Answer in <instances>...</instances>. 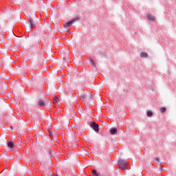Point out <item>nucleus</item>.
Instances as JSON below:
<instances>
[{
	"instance_id": "2",
	"label": "nucleus",
	"mask_w": 176,
	"mask_h": 176,
	"mask_svg": "<svg viewBox=\"0 0 176 176\" xmlns=\"http://www.w3.org/2000/svg\"><path fill=\"white\" fill-rule=\"evenodd\" d=\"M28 20V24L26 26V30L27 31H31V30L34 28V24H35V22L34 21V19L32 17H29Z\"/></svg>"
},
{
	"instance_id": "8",
	"label": "nucleus",
	"mask_w": 176,
	"mask_h": 176,
	"mask_svg": "<svg viewBox=\"0 0 176 176\" xmlns=\"http://www.w3.org/2000/svg\"><path fill=\"white\" fill-rule=\"evenodd\" d=\"M147 19L149 20V21H152L153 23H154V21H155L156 20V18H155V16L152 15V14H148Z\"/></svg>"
},
{
	"instance_id": "10",
	"label": "nucleus",
	"mask_w": 176,
	"mask_h": 176,
	"mask_svg": "<svg viewBox=\"0 0 176 176\" xmlns=\"http://www.w3.org/2000/svg\"><path fill=\"white\" fill-rule=\"evenodd\" d=\"M117 131H118V129H116V128H113V129H111L110 130V133H111V134H112V135L116 134Z\"/></svg>"
},
{
	"instance_id": "5",
	"label": "nucleus",
	"mask_w": 176,
	"mask_h": 176,
	"mask_svg": "<svg viewBox=\"0 0 176 176\" xmlns=\"http://www.w3.org/2000/svg\"><path fill=\"white\" fill-rule=\"evenodd\" d=\"M91 97L92 96L90 94H83L80 96V100L82 101H87V100H90Z\"/></svg>"
},
{
	"instance_id": "14",
	"label": "nucleus",
	"mask_w": 176,
	"mask_h": 176,
	"mask_svg": "<svg viewBox=\"0 0 176 176\" xmlns=\"http://www.w3.org/2000/svg\"><path fill=\"white\" fill-rule=\"evenodd\" d=\"M121 168L123 170V171H127V165L125 166H122Z\"/></svg>"
},
{
	"instance_id": "12",
	"label": "nucleus",
	"mask_w": 176,
	"mask_h": 176,
	"mask_svg": "<svg viewBox=\"0 0 176 176\" xmlns=\"http://www.w3.org/2000/svg\"><path fill=\"white\" fill-rule=\"evenodd\" d=\"M58 100V98H57V96H54V98L53 99V103L56 104Z\"/></svg>"
},
{
	"instance_id": "16",
	"label": "nucleus",
	"mask_w": 176,
	"mask_h": 176,
	"mask_svg": "<svg viewBox=\"0 0 176 176\" xmlns=\"http://www.w3.org/2000/svg\"><path fill=\"white\" fill-rule=\"evenodd\" d=\"M91 65H93L94 67H96V63L94 62V60H91Z\"/></svg>"
},
{
	"instance_id": "18",
	"label": "nucleus",
	"mask_w": 176,
	"mask_h": 176,
	"mask_svg": "<svg viewBox=\"0 0 176 176\" xmlns=\"http://www.w3.org/2000/svg\"><path fill=\"white\" fill-rule=\"evenodd\" d=\"M53 133H52V132H50V137H52Z\"/></svg>"
},
{
	"instance_id": "1",
	"label": "nucleus",
	"mask_w": 176,
	"mask_h": 176,
	"mask_svg": "<svg viewBox=\"0 0 176 176\" xmlns=\"http://www.w3.org/2000/svg\"><path fill=\"white\" fill-rule=\"evenodd\" d=\"M1 142L2 145H7L8 148H10L11 149L14 148V142H9L6 138H3L1 139Z\"/></svg>"
},
{
	"instance_id": "11",
	"label": "nucleus",
	"mask_w": 176,
	"mask_h": 176,
	"mask_svg": "<svg viewBox=\"0 0 176 176\" xmlns=\"http://www.w3.org/2000/svg\"><path fill=\"white\" fill-rule=\"evenodd\" d=\"M92 174H93L94 176H98V175H100V173L96 169H93Z\"/></svg>"
},
{
	"instance_id": "4",
	"label": "nucleus",
	"mask_w": 176,
	"mask_h": 176,
	"mask_svg": "<svg viewBox=\"0 0 176 176\" xmlns=\"http://www.w3.org/2000/svg\"><path fill=\"white\" fill-rule=\"evenodd\" d=\"M78 20H79V18H76V19H72L69 22L65 23L64 24L65 28H69V27H71L72 25V24H74V23H75V21H78Z\"/></svg>"
},
{
	"instance_id": "13",
	"label": "nucleus",
	"mask_w": 176,
	"mask_h": 176,
	"mask_svg": "<svg viewBox=\"0 0 176 176\" xmlns=\"http://www.w3.org/2000/svg\"><path fill=\"white\" fill-rule=\"evenodd\" d=\"M152 115H153V113L152 111H147V116L151 118V116H152Z\"/></svg>"
},
{
	"instance_id": "9",
	"label": "nucleus",
	"mask_w": 176,
	"mask_h": 176,
	"mask_svg": "<svg viewBox=\"0 0 176 176\" xmlns=\"http://www.w3.org/2000/svg\"><path fill=\"white\" fill-rule=\"evenodd\" d=\"M140 57L146 58L148 57V54H146V52H140Z\"/></svg>"
},
{
	"instance_id": "6",
	"label": "nucleus",
	"mask_w": 176,
	"mask_h": 176,
	"mask_svg": "<svg viewBox=\"0 0 176 176\" xmlns=\"http://www.w3.org/2000/svg\"><path fill=\"white\" fill-rule=\"evenodd\" d=\"M128 162L126 160H120L118 161V165L120 168L124 167L125 166H127Z\"/></svg>"
},
{
	"instance_id": "7",
	"label": "nucleus",
	"mask_w": 176,
	"mask_h": 176,
	"mask_svg": "<svg viewBox=\"0 0 176 176\" xmlns=\"http://www.w3.org/2000/svg\"><path fill=\"white\" fill-rule=\"evenodd\" d=\"M91 127H92V129H94V130L96 131V133H98V130H99L98 124H97L96 122H92L91 124Z\"/></svg>"
},
{
	"instance_id": "3",
	"label": "nucleus",
	"mask_w": 176,
	"mask_h": 176,
	"mask_svg": "<svg viewBox=\"0 0 176 176\" xmlns=\"http://www.w3.org/2000/svg\"><path fill=\"white\" fill-rule=\"evenodd\" d=\"M47 104H50L47 99L40 98L38 100V105H40V107H46Z\"/></svg>"
},
{
	"instance_id": "17",
	"label": "nucleus",
	"mask_w": 176,
	"mask_h": 176,
	"mask_svg": "<svg viewBox=\"0 0 176 176\" xmlns=\"http://www.w3.org/2000/svg\"><path fill=\"white\" fill-rule=\"evenodd\" d=\"M154 160H155L156 162H159V160L157 159V157H155Z\"/></svg>"
},
{
	"instance_id": "15",
	"label": "nucleus",
	"mask_w": 176,
	"mask_h": 176,
	"mask_svg": "<svg viewBox=\"0 0 176 176\" xmlns=\"http://www.w3.org/2000/svg\"><path fill=\"white\" fill-rule=\"evenodd\" d=\"M160 111H161V112H166V107H161L160 108Z\"/></svg>"
}]
</instances>
